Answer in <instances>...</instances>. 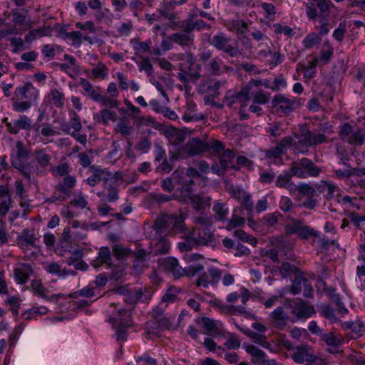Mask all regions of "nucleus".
<instances>
[{
  "label": "nucleus",
  "instance_id": "f257e3e1",
  "mask_svg": "<svg viewBox=\"0 0 365 365\" xmlns=\"http://www.w3.org/2000/svg\"><path fill=\"white\" fill-rule=\"evenodd\" d=\"M39 97V91L30 82L19 85L14 91L12 101V110L24 113L34 105Z\"/></svg>",
  "mask_w": 365,
  "mask_h": 365
},
{
  "label": "nucleus",
  "instance_id": "58836bf2",
  "mask_svg": "<svg viewBox=\"0 0 365 365\" xmlns=\"http://www.w3.org/2000/svg\"><path fill=\"white\" fill-rule=\"evenodd\" d=\"M88 75L93 79H106L108 77V68L103 62H98L96 66L93 67L91 71H87Z\"/></svg>",
  "mask_w": 365,
  "mask_h": 365
},
{
  "label": "nucleus",
  "instance_id": "f3484780",
  "mask_svg": "<svg viewBox=\"0 0 365 365\" xmlns=\"http://www.w3.org/2000/svg\"><path fill=\"white\" fill-rule=\"evenodd\" d=\"M160 266L166 271L171 272L175 279H179L185 274V270L180 266L178 260L175 257H166L160 261Z\"/></svg>",
  "mask_w": 365,
  "mask_h": 365
},
{
  "label": "nucleus",
  "instance_id": "603ef678",
  "mask_svg": "<svg viewBox=\"0 0 365 365\" xmlns=\"http://www.w3.org/2000/svg\"><path fill=\"white\" fill-rule=\"evenodd\" d=\"M274 32L276 34H284V36L291 38L295 34V31L292 28L287 25H282L279 23L273 24Z\"/></svg>",
  "mask_w": 365,
  "mask_h": 365
},
{
  "label": "nucleus",
  "instance_id": "49530a36",
  "mask_svg": "<svg viewBox=\"0 0 365 365\" xmlns=\"http://www.w3.org/2000/svg\"><path fill=\"white\" fill-rule=\"evenodd\" d=\"M48 33L45 27H42L37 29H31L28 34L24 36V40L27 43H32L34 40L38 38H41L47 36Z\"/></svg>",
  "mask_w": 365,
  "mask_h": 365
},
{
  "label": "nucleus",
  "instance_id": "3c124183",
  "mask_svg": "<svg viewBox=\"0 0 365 365\" xmlns=\"http://www.w3.org/2000/svg\"><path fill=\"white\" fill-rule=\"evenodd\" d=\"M255 343L259 344L264 349L274 352V349L269 341H267L266 336L254 331V335L250 334L249 336Z\"/></svg>",
  "mask_w": 365,
  "mask_h": 365
},
{
  "label": "nucleus",
  "instance_id": "13d9d810",
  "mask_svg": "<svg viewBox=\"0 0 365 365\" xmlns=\"http://www.w3.org/2000/svg\"><path fill=\"white\" fill-rule=\"evenodd\" d=\"M227 82L225 81H210L207 88V93L213 97H217L220 95V88L225 86Z\"/></svg>",
  "mask_w": 365,
  "mask_h": 365
},
{
  "label": "nucleus",
  "instance_id": "680f3d73",
  "mask_svg": "<svg viewBox=\"0 0 365 365\" xmlns=\"http://www.w3.org/2000/svg\"><path fill=\"white\" fill-rule=\"evenodd\" d=\"M279 218H283V215L277 211L264 215L263 220L267 226L273 227L278 223Z\"/></svg>",
  "mask_w": 365,
  "mask_h": 365
},
{
  "label": "nucleus",
  "instance_id": "de8ad7c7",
  "mask_svg": "<svg viewBox=\"0 0 365 365\" xmlns=\"http://www.w3.org/2000/svg\"><path fill=\"white\" fill-rule=\"evenodd\" d=\"M351 182L365 189V168L354 169L351 175Z\"/></svg>",
  "mask_w": 365,
  "mask_h": 365
},
{
  "label": "nucleus",
  "instance_id": "a18cd8bd",
  "mask_svg": "<svg viewBox=\"0 0 365 365\" xmlns=\"http://www.w3.org/2000/svg\"><path fill=\"white\" fill-rule=\"evenodd\" d=\"M334 53V48L330 42L327 40L323 43V47L320 51V56L319 60L324 63H327Z\"/></svg>",
  "mask_w": 365,
  "mask_h": 365
},
{
  "label": "nucleus",
  "instance_id": "473e14b6",
  "mask_svg": "<svg viewBox=\"0 0 365 365\" xmlns=\"http://www.w3.org/2000/svg\"><path fill=\"white\" fill-rule=\"evenodd\" d=\"M76 183V178L73 176L68 175L63 178L61 182H59L56 185V187L63 195L69 197L71 195L72 190Z\"/></svg>",
  "mask_w": 365,
  "mask_h": 365
},
{
  "label": "nucleus",
  "instance_id": "69168bd1",
  "mask_svg": "<svg viewBox=\"0 0 365 365\" xmlns=\"http://www.w3.org/2000/svg\"><path fill=\"white\" fill-rule=\"evenodd\" d=\"M165 320H158V319H154L148 322L147 329H152V331H149L148 332V334H156L158 332V329H160L164 327V323Z\"/></svg>",
  "mask_w": 365,
  "mask_h": 365
},
{
  "label": "nucleus",
  "instance_id": "6ab92c4d",
  "mask_svg": "<svg viewBox=\"0 0 365 365\" xmlns=\"http://www.w3.org/2000/svg\"><path fill=\"white\" fill-rule=\"evenodd\" d=\"M105 189L108 190L106 194L105 191L98 193V196L103 200L110 202H113L118 199V191L117 188V183L113 178L105 179L104 180Z\"/></svg>",
  "mask_w": 365,
  "mask_h": 365
},
{
  "label": "nucleus",
  "instance_id": "20e7f679",
  "mask_svg": "<svg viewBox=\"0 0 365 365\" xmlns=\"http://www.w3.org/2000/svg\"><path fill=\"white\" fill-rule=\"evenodd\" d=\"M290 171L293 176L307 178L309 177H317L321 173V169L311 160L302 158L292 163Z\"/></svg>",
  "mask_w": 365,
  "mask_h": 365
},
{
  "label": "nucleus",
  "instance_id": "7c9ffc66",
  "mask_svg": "<svg viewBox=\"0 0 365 365\" xmlns=\"http://www.w3.org/2000/svg\"><path fill=\"white\" fill-rule=\"evenodd\" d=\"M212 211L215 213V217L217 220L221 222L227 220V215L229 213V208L227 203L222 200H216L213 203Z\"/></svg>",
  "mask_w": 365,
  "mask_h": 365
},
{
  "label": "nucleus",
  "instance_id": "9d476101",
  "mask_svg": "<svg viewBox=\"0 0 365 365\" xmlns=\"http://www.w3.org/2000/svg\"><path fill=\"white\" fill-rule=\"evenodd\" d=\"M190 232L197 245H212L215 243V236L211 231V226L195 227Z\"/></svg>",
  "mask_w": 365,
  "mask_h": 365
},
{
  "label": "nucleus",
  "instance_id": "c756f323",
  "mask_svg": "<svg viewBox=\"0 0 365 365\" xmlns=\"http://www.w3.org/2000/svg\"><path fill=\"white\" fill-rule=\"evenodd\" d=\"M226 28L231 32H235L238 38L243 36L248 30L247 24L242 19H234L226 24Z\"/></svg>",
  "mask_w": 365,
  "mask_h": 365
},
{
  "label": "nucleus",
  "instance_id": "1a4fd4ad",
  "mask_svg": "<svg viewBox=\"0 0 365 365\" xmlns=\"http://www.w3.org/2000/svg\"><path fill=\"white\" fill-rule=\"evenodd\" d=\"M14 27L3 29L1 31L2 36H5L6 34H21L24 32L26 29L31 27V24L29 20H27L26 16L20 12L13 13V19Z\"/></svg>",
  "mask_w": 365,
  "mask_h": 365
},
{
  "label": "nucleus",
  "instance_id": "0eeeda50",
  "mask_svg": "<svg viewBox=\"0 0 365 365\" xmlns=\"http://www.w3.org/2000/svg\"><path fill=\"white\" fill-rule=\"evenodd\" d=\"M341 138L351 145L359 146L365 142V132L362 129L353 130L349 123H344L340 130Z\"/></svg>",
  "mask_w": 365,
  "mask_h": 365
},
{
  "label": "nucleus",
  "instance_id": "ea45409f",
  "mask_svg": "<svg viewBox=\"0 0 365 365\" xmlns=\"http://www.w3.org/2000/svg\"><path fill=\"white\" fill-rule=\"evenodd\" d=\"M94 119L104 125L110 121L114 122L117 119V114L115 111L108 109H103L94 115Z\"/></svg>",
  "mask_w": 365,
  "mask_h": 365
},
{
  "label": "nucleus",
  "instance_id": "412c9836",
  "mask_svg": "<svg viewBox=\"0 0 365 365\" xmlns=\"http://www.w3.org/2000/svg\"><path fill=\"white\" fill-rule=\"evenodd\" d=\"M133 257V269L136 274H140L148 267L149 253L143 249H138L135 252Z\"/></svg>",
  "mask_w": 365,
  "mask_h": 365
},
{
  "label": "nucleus",
  "instance_id": "4d7b16f0",
  "mask_svg": "<svg viewBox=\"0 0 365 365\" xmlns=\"http://www.w3.org/2000/svg\"><path fill=\"white\" fill-rule=\"evenodd\" d=\"M60 48L61 46L56 44H46L43 46L41 53L43 57L49 61L55 56L56 50H60Z\"/></svg>",
  "mask_w": 365,
  "mask_h": 365
},
{
  "label": "nucleus",
  "instance_id": "9b49d317",
  "mask_svg": "<svg viewBox=\"0 0 365 365\" xmlns=\"http://www.w3.org/2000/svg\"><path fill=\"white\" fill-rule=\"evenodd\" d=\"M243 348L252 356V362L259 365H277L275 359H269L266 353L257 346L245 344Z\"/></svg>",
  "mask_w": 365,
  "mask_h": 365
},
{
  "label": "nucleus",
  "instance_id": "2f4dec72",
  "mask_svg": "<svg viewBox=\"0 0 365 365\" xmlns=\"http://www.w3.org/2000/svg\"><path fill=\"white\" fill-rule=\"evenodd\" d=\"M292 174L289 173H284L277 177L275 185L278 187L285 188L289 190L290 192L297 190V185L292 181Z\"/></svg>",
  "mask_w": 365,
  "mask_h": 365
},
{
  "label": "nucleus",
  "instance_id": "6e6d98bb",
  "mask_svg": "<svg viewBox=\"0 0 365 365\" xmlns=\"http://www.w3.org/2000/svg\"><path fill=\"white\" fill-rule=\"evenodd\" d=\"M48 312V309L45 306H39V307H32L29 310H28L26 312L24 313L25 319H29L33 317H35L38 315H44L46 314Z\"/></svg>",
  "mask_w": 365,
  "mask_h": 365
},
{
  "label": "nucleus",
  "instance_id": "c9c22d12",
  "mask_svg": "<svg viewBox=\"0 0 365 365\" xmlns=\"http://www.w3.org/2000/svg\"><path fill=\"white\" fill-rule=\"evenodd\" d=\"M235 153L232 150H225L220 155V163L223 170L235 168Z\"/></svg>",
  "mask_w": 365,
  "mask_h": 365
},
{
  "label": "nucleus",
  "instance_id": "864d4df0",
  "mask_svg": "<svg viewBox=\"0 0 365 365\" xmlns=\"http://www.w3.org/2000/svg\"><path fill=\"white\" fill-rule=\"evenodd\" d=\"M113 253L117 259H123L128 257L131 253V250L128 248L123 247L120 245H114L112 247Z\"/></svg>",
  "mask_w": 365,
  "mask_h": 365
},
{
  "label": "nucleus",
  "instance_id": "0e129e2a",
  "mask_svg": "<svg viewBox=\"0 0 365 365\" xmlns=\"http://www.w3.org/2000/svg\"><path fill=\"white\" fill-rule=\"evenodd\" d=\"M321 38L316 33H310L305 36L302 43L306 48H310L319 43Z\"/></svg>",
  "mask_w": 365,
  "mask_h": 365
},
{
  "label": "nucleus",
  "instance_id": "bb28decb",
  "mask_svg": "<svg viewBox=\"0 0 365 365\" xmlns=\"http://www.w3.org/2000/svg\"><path fill=\"white\" fill-rule=\"evenodd\" d=\"M30 289L34 294L41 297L45 301L51 302L57 299V295L53 294L48 296L47 293L48 290L43 285L39 279H34L31 282Z\"/></svg>",
  "mask_w": 365,
  "mask_h": 365
},
{
  "label": "nucleus",
  "instance_id": "e433bc0d",
  "mask_svg": "<svg viewBox=\"0 0 365 365\" xmlns=\"http://www.w3.org/2000/svg\"><path fill=\"white\" fill-rule=\"evenodd\" d=\"M46 271L50 274H56L60 278H65L68 275H76L75 271H70L66 269H61L56 262H52L44 267Z\"/></svg>",
  "mask_w": 365,
  "mask_h": 365
},
{
  "label": "nucleus",
  "instance_id": "8fccbe9b",
  "mask_svg": "<svg viewBox=\"0 0 365 365\" xmlns=\"http://www.w3.org/2000/svg\"><path fill=\"white\" fill-rule=\"evenodd\" d=\"M172 38L175 43L182 46L188 45L193 41L191 34L182 31L173 34Z\"/></svg>",
  "mask_w": 365,
  "mask_h": 365
},
{
  "label": "nucleus",
  "instance_id": "37998d69",
  "mask_svg": "<svg viewBox=\"0 0 365 365\" xmlns=\"http://www.w3.org/2000/svg\"><path fill=\"white\" fill-rule=\"evenodd\" d=\"M185 237V240L178 243V247L181 252H187L190 251L192 249L193 247L197 245L196 241L194 240L192 235L189 232H186L185 231L182 233Z\"/></svg>",
  "mask_w": 365,
  "mask_h": 365
},
{
  "label": "nucleus",
  "instance_id": "2eb2a0df",
  "mask_svg": "<svg viewBox=\"0 0 365 365\" xmlns=\"http://www.w3.org/2000/svg\"><path fill=\"white\" fill-rule=\"evenodd\" d=\"M293 143V138L286 136L281 140L275 147L265 150V157L268 159H280L283 154L285 153L287 148Z\"/></svg>",
  "mask_w": 365,
  "mask_h": 365
},
{
  "label": "nucleus",
  "instance_id": "c03bdc74",
  "mask_svg": "<svg viewBox=\"0 0 365 365\" xmlns=\"http://www.w3.org/2000/svg\"><path fill=\"white\" fill-rule=\"evenodd\" d=\"M90 170H93V173L85 180V182L88 185L94 187L102 180L103 171L94 165L90 167Z\"/></svg>",
  "mask_w": 365,
  "mask_h": 365
},
{
  "label": "nucleus",
  "instance_id": "dca6fc26",
  "mask_svg": "<svg viewBox=\"0 0 365 365\" xmlns=\"http://www.w3.org/2000/svg\"><path fill=\"white\" fill-rule=\"evenodd\" d=\"M33 272L32 267L27 263L18 264L13 269L14 280L19 284H26Z\"/></svg>",
  "mask_w": 365,
  "mask_h": 365
},
{
  "label": "nucleus",
  "instance_id": "ddd939ff",
  "mask_svg": "<svg viewBox=\"0 0 365 365\" xmlns=\"http://www.w3.org/2000/svg\"><path fill=\"white\" fill-rule=\"evenodd\" d=\"M230 38L226 37L224 33H219L213 36L210 44L219 51L228 53L231 57L237 55L238 51L236 48L229 44Z\"/></svg>",
  "mask_w": 365,
  "mask_h": 365
},
{
  "label": "nucleus",
  "instance_id": "774afa93",
  "mask_svg": "<svg viewBox=\"0 0 365 365\" xmlns=\"http://www.w3.org/2000/svg\"><path fill=\"white\" fill-rule=\"evenodd\" d=\"M111 96H102L99 103L110 108H118L120 103Z\"/></svg>",
  "mask_w": 365,
  "mask_h": 365
},
{
  "label": "nucleus",
  "instance_id": "aec40b11",
  "mask_svg": "<svg viewBox=\"0 0 365 365\" xmlns=\"http://www.w3.org/2000/svg\"><path fill=\"white\" fill-rule=\"evenodd\" d=\"M132 311L130 309L119 308L113 311L109 322L112 324L132 325Z\"/></svg>",
  "mask_w": 365,
  "mask_h": 365
},
{
  "label": "nucleus",
  "instance_id": "f03ea898",
  "mask_svg": "<svg viewBox=\"0 0 365 365\" xmlns=\"http://www.w3.org/2000/svg\"><path fill=\"white\" fill-rule=\"evenodd\" d=\"M38 241L34 230L28 228L24 229L16 240V245L28 260L36 259L41 255V250Z\"/></svg>",
  "mask_w": 365,
  "mask_h": 365
},
{
  "label": "nucleus",
  "instance_id": "f704fd0d",
  "mask_svg": "<svg viewBox=\"0 0 365 365\" xmlns=\"http://www.w3.org/2000/svg\"><path fill=\"white\" fill-rule=\"evenodd\" d=\"M314 312L313 307L310 306L307 303L304 302H301L300 303H297L294 309L293 313L299 319L302 318H308L312 316Z\"/></svg>",
  "mask_w": 365,
  "mask_h": 365
},
{
  "label": "nucleus",
  "instance_id": "052dcab7",
  "mask_svg": "<svg viewBox=\"0 0 365 365\" xmlns=\"http://www.w3.org/2000/svg\"><path fill=\"white\" fill-rule=\"evenodd\" d=\"M320 314L329 319L331 324L336 323L338 321L334 309L329 305L322 307L320 310Z\"/></svg>",
  "mask_w": 365,
  "mask_h": 365
},
{
  "label": "nucleus",
  "instance_id": "4be33fe9",
  "mask_svg": "<svg viewBox=\"0 0 365 365\" xmlns=\"http://www.w3.org/2000/svg\"><path fill=\"white\" fill-rule=\"evenodd\" d=\"M181 184V187L177 188L175 190L174 194L175 199H178L181 202L187 203L188 202V200L194 195L192 189L194 181L192 179H189L186 181L182 180V183Z\"/></svg>",
  "mask_w": 365,
  "mask_h": 365
},
{
  "label": "nucleus",
  "instance_id": "e2e57ef3",
  "mask_svg": "<svg viewBox=\"0 0 365 365\" xmlns=\"http://www.w3.org/2000/svg\"><path fill=\"white\" fill-rule=\"evenodd\" d=\"M115 327V336L118 341H125L127 340V329L131 325L113 324Z\"/></svg>",
  "mask_w": 365,
  "mask_h": 365
},
{
  "label": "nucleus",
  "instance_id": "bf43d9fd",
  "mask_svg": "<svg viewBox=\"0 0 365 365\" xmlns=\"http://www.w3.org/2000/svg\"><path fill=\"white\" fill-rule=\"evenodd\" d=\"M241 341L234 334L228 333L227 339L224 343V346L228 349L236 350L240 347Z\"/></svg>",
  "mask_w": 365,
  "mask_h": 365
},
{
  "label": "nucleus",
  "instance_id": "338daca9",
  "mask_svg": "<svg viewBox=\"0 0 365 365\" xmlns=\"http://www.w3.org/2000/svg\"><path fill=\"white\" fill-rule=\"evenodd\" d=\"M302 224V220L292 219L291 223L285 225V232L289 235L297 234Z\"/></svg>",
  "mask_w": 365,
  "mask_h": 365
},
{
  "label": "nucleus",
  "instance_id": "393cba45",
  "mask_svg": "<svg viewBox=\"0 0 365 365\" xmlns=\"http://www.w3.org/2000/svg\"><path fill=\"white\" fill-rule=\"evenodd\" d=\"M202 327L207 334L215 336H222L225 332L223 324L220 322L207 317L202 319Z\"/></svg>",
  "mask_w": 365,
  "mask_h": 365
},
{
  "label": "nucleus",
  "instance_id": "a878e982",
  "mask_svg": "<svg viewBox=\"0 0 365 365\" xmlns=\"http://www.w3.org/2000/svg\"><path fill=\"white\" fill-rule=\"evenodd\" d=\"M104 264L108 267L113 264L110 250L107 246L101 247L99 249L98 257L91 262V264L95 268L100 267Z\"/></svg>",
  "mask_w": 365,
  "mask_h": 365
},
{
  "label": "nucleus",
  "instance_id": "4468645a",
  "mask_svg": "<svg viewBox=\"0 0 365 365\" xmlns=\"http://www.w3.org/2000/svg\"><path fill=\"white\" fill-rule=\"evenodd\" d=\"M326 136L322 133H315L309 130H302L299 138V144L302 147H310L323 143Z\"/></svg>",
  "mask_w": 365,
  "mask_h": 365
},
{
  "label": "nucleus",
  "instance_id": "a211bd4d",
  "mask_svg": "<svg viewBox=\"0 0 365 365\" xmlns=\"http://www.w3.org/2000/svg\"><path fill=\"white\" fill-rule=\"evenodd\" d=\"M6 126L10 133L16 135L20 130H31L32 121L28 116L21 115L19 118L15 120L13 123L6 122Z\"/></svg>",
  "mask_w": 365,
  "mask_h": 365
},
{
  "label": "nucleus",
  "instance_id": "09e8293b",
  "mask_svg": "<svg viewBox=\"0 0 365 365\" xmlns=\"http://www.w3.org/2000/svg\"><path fill=\"white\" fill-rule=\"evenodd\" d=\"M136 63L139 68L140 72L144 71L148 77H150L154 74L153 66L147 57H142L140 61H136Z\"/></svg>",
  "mask_w": 365,
  "mask_h": 365
},
{
  "label": "nucleus",
  "instance_id": "6e6552de",
  "mask_svg": "<svg viewBox=\"0 0 365 365\" xmlns=\"http://www.w3.org/2000/svg\"><path fill=\"white\" fill-rule=\"evenodd\" d=\"M58 36L68 43L78 48L81 46L83 41L89 43L90 44L96 43V36H91L88 34L83 35L79 31L68 32L63 28L59 31Z\"/></svg>",
  "mask_w": 365,
  "mask_h": 365
},
{
  "label": "nucleus",
  "instance_id": "f8f14e48",
  "mask_svg": "<svg viewBox=\"0 0 365 365\" xmlns=\"http://www.w3.org/2000/svg\"><path fill=\"white\" fill-rule=\"evenodd\" d=\"M296 98L290 99L283 94H277L274 96L272 103L278 113L284 115H289L294 109Z\"/></svg>",
  "mask_w": 365,
  "mask_h": 365
},
{
  "label": "nucleus",
  "instance_id": "39448f33",
  "mask_svg": "<svg viewBox=\"0 0 365 365\" xmlns=\"http://www.w3.org/2000/svg\"><path fill=\"white\" fill-rule=\"evenodd\" d=\"M186 58L188 65L181 63L180 72L178 74V78L183 83L197 80L200 76L201 71V65L195 63L192 54L187 53Z\"/></svg>",
  "mask_w": 365,
  "mask_h": 365
},
{
  "label": "nucleus",
  "instance_id": "79ce46f5",
  "mask_svg": "<svg viewBox=\"0 0 365 365\" xmlns=\"http://www.w3.org/2000/svg\"><path fill=\"white\" fill-rule=\"evenodd\" d=\"M271 317L274 326L282 329L285 324V317L284 314V307H278L272 313Z\"/></svg>",
  "mask_w": 365,
  "mask_h": 365
},
{
  "label": "nucleus",
  "instance_id": "5fc2aeb1",
  "mask_svg": "<svg viewBox=\"0 0 365 365\" xmlns=\"http://www.w3.org/2000/svg\"><path fill=\"white\" fill-rule=\"evenodd\" d=\"M170 249V241L164 237H160L155 244V252L156 254H166Z\"/></svg>",
  "mask_w": 365,
  "mask_h": 365
},
{
  "label": "nucleus",
  "instance_id": "423d86ee",
  "mask_svg": "<svg viewBox=\"0 0 365 365\" xmlns=\"http://www.w3.org/2000/svg\"><path fill=\"white\" fill-rule=\"evenodd\" d=\"M250 87L244 86L239 92L229 91L225 96L226 106L231 109L246 108L250 101Z\"/></svg>",
  "mask_w": 365,
  "mask_h": 365
},
{
  "label": "nucleus",
  "instance_id": "7ed1b4c3",
  "mask_svg": "<svg viewBox=\"0 0 365 365\" xmlns=\"http://www.w3.org/2000/svg\"><path fill=\"white\" fill-rule=\"evenodd\" d=\"M185 217L182 214L160 215L155 222L154 227L161 234L175 235L185 232Z\"/></svg>",
  "mask_w": 365,
  "mask_h": 365
},
{
  "label": "nucleus",
  "instance_id": "b1692460",
  "mask_svg": "<svg viewBox=\"0 0 365 365\" xmlns=\"http://www.w3.org/2000/svg\"><path fill=\"white\" fill-rule=\"evenodd\" d=\"M205 68L214 76H220L224 73H228L232 70V67L225 65L219 57L212 58L210 62L205 65Z\"/></svg>",
  "mask_w": 365,
  "mask_h": 365
},
{
  "label": "nucleus",
  "instance_id": "5701e85b",
  "mask_svg": "<svg viewBox=\"0 0 365 365\" xmlns=\"http://www.w3.org/2000/svg\"><path fill=\"white\" fill-rule=\"evenodd\" d=\"M320 339L330 347L328 349V351L331 354L337 352L338 348L344 341V339L341 335L334 332L323 333Z\"/></svg>",
  "mask_w": 365,
  "mask_h": 365
},
{
  "label": "nucleus",
  "instance_id": "c85d7f7f",
  "mask_svg": "<svg viewBox=\"0 0 365 365\" xmlns=\"http://www.w3.org/2000/svg\"><path fill=\"white\" fill-rule=\"evenodd\" d=\"M182 172L175 171L170 177H168L161 181V187L166 192H171L175 185L182 183Z\"/></svg>",
  "mask_w": 365,
  "mask_h": 365
},
{
  "label": "nucleus",
  "instance_id": "4c0bfd02",
  "mask_svg": "<svg viewBox=\"0 0 365 365\" xmlns=\"http://www.w3.org/2000/svg\"><path fill=\"white\" fill-rule=\"evenodd\" d=\"M48 98L50 103L57 108H62L65 104V95L64 93L56 88H53L48 93Z\"/></svg>",
  "mask_w": 365,
  "mask_h": 365
},
{
  "label": "nucleus",
  "instance_id": "a19ab883",
  "mask_svg": "<svg viewBox=\"0 0 365 365\" xmlns=\"http://www.w3.org/2000/svg\"><path fill=\"white\" fill-rule=\"evenodd\" d=\"M147 297H144V294L141 289H135L132 291L129 289L128 294L123 298V301L129 304H134L138 302H145Z\"/></svg>",
  "mask_w": 365,
  "mask_h": 365
},
{
  "label": "nucleus",
  "instance_id": "72a5a7b5",
  "mask_svg": "<svg viewBox=\"0 0 365 365\" xmlns=\"http://www.w3.org/2000/svg\"><path fill=\"white\" fill-rule=\"evenodd\" d=\"M207 142L199 138H193L188 145V154L190 156L200 155L207 152Z\"/></svg>",
  "mask_w": 365,
  "mask_h": 365
},
{
  "label": "nucleus",
  "instance_id": "cd10ccee",
  "mask_svg": "<svg viewBox=\"0 0 365 365\" xmlns=\"http://www.w3.org/2000/svg\"><path fill=\"white\" fill-rule=\"evenodd\" d=\"M292 358L294 362L302 364L304 361L314 362L316 357L309 353V347L307 345L297 347L292 355Z\"/></svg>",
  "mask_w": 365,
  "mask_h": 365
}]
</instances>
